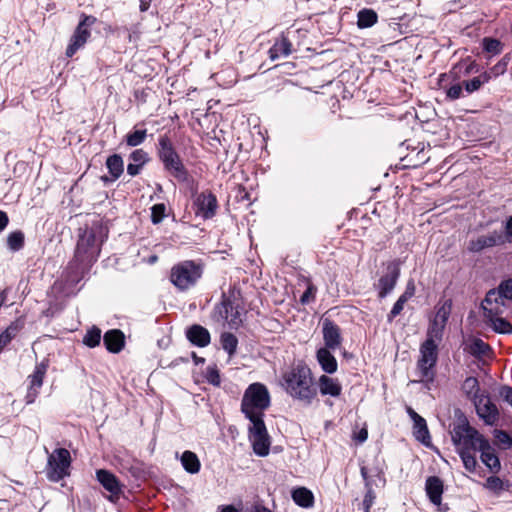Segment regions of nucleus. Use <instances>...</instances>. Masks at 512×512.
Listing matches in <instances>:
<instances>
[{
	"mask_svg": "<svg viewBox=\"0 0 512 512\" xmlns=\"http://www.w3.org/2000/svg\"><path fill=\"white\" fill-rule=\"evenodd\" d=\"M220 342L223 350L228 353L229 357H232L237 350V337L232 333L225 332L221 334Z\"/></svg>",
	"mask_w": 512,
	"mask_h": 512,
	"instance_id": "nucleus-34",
	"label": "nucleus"
},
{
	"mask_svg": "<svg viewBox=\"0 0 512 512\" xmlns=\"http://www.w3.org/2000/svg\"><path fill=\"white\" fill-rule=\"evenodd\" d=\"M503 243L501 234L492 232L488 235H480L476 239L469 241L468 250L471 252H480L485 248H490Z\"/></svg>",
	"mask_w": 512,
	"mask_h": 512,
	"instance_id": "nucleus-18",
	"label": "nucleus"
},
{
	"mask_svg": "<svg viewBox=\"0 0 512 512\" xmlns=\"http://www.w3.org/2000/svg\"><path fill=\"white\" fill-rule=\"evenodd\" d=\"M461 94L462 86L459 84H455L447 90V97L450 98L451 100L460 98Z\"/></svg>",
	"mask_w": 512,
	"mask_h": 512,
	"instance_id": "nucleus-56",
	"label": "nucleus"
},
{
	"mask_svg": "<svg viewBox=\"0 0 512 512\" xmlns=\"http://www.w3.org/2000/svg\"><path fill=\"white\" fill-rule=\"evenodd\" d=\"M39 390H40V388H38V387H32V386L28 385L27 393L25 396L26 404L29 405V404H32L35 402L36 398L39 395Z\"/></svg>",
	"mask_w": 512,
	"mask_h": 512,
	"instance_id": "nucleus-54",
	"label": "nucleus"
},
{
	"mask_svg": "<svg viewBox=\"0 0 512 512\" xmlns=\"http://www.w3.org/2000/svg\"><path fill=\"white\" fill-rule=\"evenodd\" d=\"M411 298V292H404L396 301L394 306L392 307V310L389 314V320L393 319L397 315L401 313V311L404 308L405 303Z\"/></svg>",
	"mask_w": 512,
	"mask_h": 512,
	"instance_id": "nucleus-44",
	"label": "nucleus"
},
{
	"mask_svg": "<svg viewBox=\"0 0 512 512\" xmlns=\"http://www.w3.org/2000/svg\"><path fill=\"white\" fill-rule=\"evenodd\" d=\"M507 64L508 59L507 57H504L496 65L492 67L491 71L494 72L495 75L503 74L506 71Z\"/></svg>",
	"mask_w": 512,
	"mask_h": 512,
	"instance_id": "nucleus-58",
	"label": "nucleus"
},
{
	"mask_svg": "<svg viewBox=\"0 0 512 512\" xmlns=\"http://www.w3.org/2000/svg\"><path fill=\"white\" fill-rule=\"evenodd\" d=\"M506 301L498 288L489 290L481 303L484 318L503 315L507 308Z\"/></svg>",
	"mask_w": 512,
	"mask_h": 512,
	"instance_id": "nucleus-12",
	"label": "nucleus"
},
{
	"mask_svg": "<svg viewBox=\"0 0 512 512\" xmlns=\"http://www.w3.org/2000/svg\"><path fill=\"white\" fill-rule=\"evenodd\" d=\"M416 373L419 382L431 383L435 377V366L438 360V345L432 340H425L419 349Z\"/></svg>",
	"mask_w": 512,
	"mask_h": 512,
	"instance_id": "nucleus-4",
	"label": "nucleus"
},
{
	"mask_svg": "<svg viewBox=\"0 0 512 512\" xmlns=\"http://www.w3.org/2000/svg\"><path fill=\"white\" fill-rule=\"evenodd\" d=\"M213 318L217 322L227 324L230 328H237L242 319L237 308H235L229 299H224L216 305L213 311Z\"/></svg>",
	"mask_w": 512,
	"mask_h": 512,
	"instance_id": "nucleus-14",
	"label": "nucleus"
},
{
	"mask_svg": "<svg viewBox=\"0 0 512 512\" xmlns=\"http://www.w3.org/2000/svg\"><path fill=\"white\" fill-rule=\"evenodd\" d=\"M478 451L481 453L480 458L485 466L492 472H498L500 470V460L488 440L482 442V446Z\"/></svg>",
	"mask_w": 512,
	"mask_h": 512,
	"instance_id": "nucleus-22",
	"label": "nucleus"
},
{
	"mask_svg": "<svg viewBox=\"0 0 512 512\" xmlns=\"http://www.w3.org/2000/svg\"><path fill=\"white\" fill-rule=\"evenodd\" d=\"M101 341V330L97 327H93L88 330L84 336L83 343L88 347H96Z\"/></svg>",
	"mask_w": 512,
	"mask_h": 512,
	"instance_id": "nucleus-42",
	"label": "nucleus"
},
{
	"mask_svg": "<svg viewBox=\"0 0 512 512\" xmlns=\"http://www.w3.org/2000/svg\"><path fill=\"white\" fill-rule=\"evenodd\" d=\"M206 379L210 384H212L214 386L220 385L221 380H220L219 371L217 370V368L215 366L207 367Z\"/></svg>",
	"mask_w": 512,
	"mask_h": 512,
	"instance_id": "nucleus-50",
	"label": "nucleus"
},
{
	"mask_svg": "<svg viewBox=\"0 0 512 512\" xmlns=\"http://www.w3.org/2000/svg\"><path fill=\"white\" fill-rule=\"evenodd\" d=\"M292 52V45L286 37H282L277 40L274 45L270 48V58L275 60L281 56H288Z\"/></svg>",
	"mask_w": 512,
	"mask_h": 512,
	"instance_id": "nucleus-29",
	"label": "nucleus"
},
{
	"mask_svg": "<svg viewBox=\"0 0 512 512\" xmlns=\"http://www.w3.org/2000/svg\"><path fill=\"white\" fill-rule=\"evenodd\" d=\"M494 437L496 444L502 449H509L512 447V437L503 430H494Z\"/></svg>",
	"mask_w": 512,
	"mask_h": 512,
	"instance_id": "nucleus-43",
	"label": "nucleus"
},
{
	"mask_svg": "<svg viewBox=\"0 0 512 512\" xmlns=\"http://www.w3.org/2000/svg\"><path fill=\"white\" fill-rule=\"evenodd\" d=\"M498 289L507 300H512V279L501 282Z\"/></svg>",
	"mask_w": 512,
	"mask_h": 512,
	"instance_id": "nucleus-52",
	"label": "nucleus"
},
{
	"mask_svg": "<svg viewBox=\"0 0 512 512\" xmlns=\"http://www.w3.org/2000/svg\"><path fill=\"white\" fill-rule=\"evenodd\" d=\"M71 457L70 453L65 448L54 450L49 456L47 461V477L53 482H58L68 475Z\"/></svg>",
	"mask_w": 512,
	"mask_h": 512,
	"instance_id": "nucleus-7",
	"label": "nucleus"
},
{
	"mask_svg": "<svg viewBox=\"0 0 512 512\" xmlns=\"http://www.w3.org/2000/svg\"><path fill=\"white\" fill-rule=\"evenodd\" d=\"M316 357L324 372L333 374L337 371L338 364L335 357L331 354L330 349L320 348L317 351Z\"/></svg>",
	"mask_w": 512,
	"mask_h": 512,
	"instance_id": "nucleus-25",
	"label": "nucleus"
},
{
	"mask_svg": "<svg viewBox=\"0 0 512 512\" xmlns=\"http://www.w3.org/2000/svg\"><path fill=\"white\" fill-rule=\"evenodd\" d=\"M48 369L47 361H42L36 364L35 369L31 375L28 376V385L32 387L41 388L43 385V380L46 375Z\"/></svg>",
	"mask_w": 512,
	"mask_h": 512,
	"instance_id": "nucleus-31",
	"label": "nucleus"
},
{
	"mask_svg": "<svg viewBox=\"0 0 512 512\" xmlns=\"http://www.w3.org/2000/svg\"><path fill=\"white\" fill-rule=\"evenodd\" d=\"M406 412L413 421V434L416 440L420 441L425 446H429L431 438L426 420L409 406L406 407Z\"/></svg>",
	"mask_w": 512,
	"mask_h": 512,
	"instance_id": "nucleus-15",
	"label": "nucleus"
},
{
	"mask_svg": "<svg viewBox=\"0 0 512 512\" xmlns=\"http://www.w3.org/2000/svg\"><path fill=\"white\" fill-rule=\"evenodd\" d=\"M147 137V130H134L126 135V143L130 147H137L141 145Z\"/></svg>",
	"mask_w": 512,
	"mask_h": 512,
	"instance_id": "nucleus-38",
	"label": "nucleus"
},
{
	"mask_svg": "<svg viewBox=\"0 0 512 512\" xmlns=\"http://www.w3.org/2000/svg\"><path fill=\"white\" fill-rule=\"evenodd\" d=\"M18 332L17 324H10L5 331L0 334V351L11 342Z\"/></svg>",
	"mask_w": 512,
	"mask_h": 512,
	"instance_id": "nucleus-41",
	"label": "nucleus"
},
{
	"mask_svg": "<svg viewBox=\"0 0 512 512\" xmlns=\"http://www.w3.org/2000/svg\"><path fill=\"white\" fill-rule=\"evenodd\" d=\"M399 277V269L396 266L389 267L388 272L378 282L379 297H386L395 287Z\"/></svg>",
	"mask_w": 512,
	"mask_h": 512,
	"instance_id": "nucleus-20",
	"label": "nucleus"
},
{
	"mask_svg": "<svg viewBox=\"0 0 512 512\" xmlns=\"http://www.w3.org/2000/svg\"><path fill=\"white\" fill-rule=\"evenodd\" d=\"M486 322L490 324L496 333L512 334V325L501 316H494L485 318Z\"/></svg>",
	"mask_w": 512,
	"mask_h": 512,
	"instance_id": "nucleus-33",
	"label": "nucleus"
},
{
	"mask_svg": "<svg viewBox=\"0 0 512 512\" xmlns=\"http://www.w3.org/2000/svg\"><path fill=\"white\" fill-rule=\"evenodd\" d=\"M316 294V288L313 285H308L306 291L303 293V295L300 298V302L302 304H308L310 301H312L315 298Z\"/></svg>",
	"mask_w": 512,
	"mask_h": 512,
	"instance_id": "nucleus-53",
	"label": "nucleus"
},
{
	"mask_svg": "<svg viewBox=\"0 0 512 512\" xmlns=\"http://www.w3.org/2000/svg\"><path fill=\"white\" fill-rule=\"evenodd\" d=\"M490 79H491V76L488 73L484 72L483 74H481L477 77H474L471 80L465 81L464 82L465 90L469 94L473 93V92L477 91L483 84L488 83Z\"/></svg>",
	"mask_w": 512,
	"mask_h": 512,
	"instance_id": "nucleus-36",
	"label": "nucleus"
},
{
	"mask_svg": "<svg viewBox=\"0 0 512 512\" xmlns=\"http://www.w3.org/2000/svg\"><path fill=\"white\" fill-rule=\"evenodd\" d=\"M292 499L298 506L303 508H310L314 504L313 493L305 487L294 489L292 491Z\"/></svg>",
	"mask_w": 512,
	"mask_h": 512,
	"instance_id": "nucleus-27",
	"label": "nucleus"
},
{
	"mask_svg": "<svg viewBox=\"0 0 512 512\" xmlns=\"http://www.w3.org/2000/svg\"><path fill=\"white\" fill-rule=\"evenodd\" d=\"M166 207L164 204H155L151 207V221L154 224L160 223L165 217Z\"/></svg>",
	"mask_w": 512,
	"mask_h": 512,
	"instance_id": "nucleus-46",
	"label": "nucleus"
},
{
	"mask_svg": "<svg viewBox=\"0 0 512 512\" xmlns=\"http://www.w3.org/2000/svg\"><path fill=\"white\" fill-rule=\"evenodd\" d=\"M485 487L495 493L503 490L504 483L503 481L496 476H490L487 478Z\"/></svg>",
	"mask_w": 512,
	"mask_h": 512,
	"instance_id": "nucleus-49",
	"label": "nucleus"
},
{
	"mask_svg": "<svg viewBox=\"0 0 512 512\" xmlns=\"http://www.w3.org/2000/svg\"><path fill=\"white\" fill-rule=\"evenodd\" d=\"M152 0H140V10L145 12L149 9Z\"/></svg>",
	"mask_w": 512,
	"mask_h": 512,
	"instance_id": "nucleus-63",
	"label": "nucleus"
},
{
	"mask_svg": "<svg viewBox=\"0 0 512 512\" xmlns=\"http://www.w3.org/2000/svg\"><path fill=\"white\" fill-rule=\"evenodd\" d=\"M377 22V14L371 9H363L358 13L357 24L359 28H368Z\"/></svg>",
	"mask_w": 512,
	"mask_h": 512,
	"instance_id": "nucleus-35",
	"label": "nucleus"
},
{
	"mask_svg": "<svg viewBox=\"0 0 512 512\" xmlns=\"http://www.w3.org/2000/svg\"><path fill=\"white\" fill-rule=\"evenodd\" d=\"M487 348H488V346L482 340L475 339L471 346V351H472V353L483 354Z\"/></svg>",
	"mask_w": 512,
	"mask_h": 512,
	"instance_id": "nucleus-57",
	"label": "nucleus"
},
{
	"mask_svg": "<svg viewBox=\"0 0 512 512\" xmlns=\"http://www.w3.org/2000/svg\"><path fill=\"white\" fill-rule=\"evenodd\" d=\"M96 478L110 492L109 500L113 501L114 497H119L122 492V485L113 473L105 469H99L96 471Z\"/></svg>",
	"mask_w": 512,
	"mask_h": 512,
	"instance_id": "nucleus-16",
	"label": "nucleus"
},
{
	"mask_svg": "<svg viewBox=\"0 0 512 512\" xmlns=\"http://www.w3.org/2000/svg\"><path fill=\"white\" fill-rule=\"evenodd\" d=\"M202 275V269L193 261H183L171 269V282L179 289L186 290L195 285Z\"/></svg>",
	"mask_w": 512,
	"mask_h": 512,
	"instance_id": "nucleus-5",
	"label": "nucleus"
},
{
	"mask_svg": "<svg viewBox=\"0 0 512 512\" xmlns=\"http://www.w3.org/2000/svg\"><path fill=\"white\" fill-rule=\"evenodd\" d=\"M462 390L472 402L484 392L480 390L479 382L475 377L466 378L463 382Z\"/></svg>",
	"mask_w": 512,
	"mask_h": 512,
	"instance_id": "nucleus-32",
	"label": "nucleus"
},
{
	"mask_svg": "<svg viewBox=\"0 0 512 512\" xmlns=\"http://www.w3.org/2000/svg\"><path fill=\"white\" fill-rule=\"evenodd\" d=\"M100 251V244L97 242L95 233L91 230H85L79 237L76 256L82 262L94 261Z\"/></svg>",
	"mask_w": 512,
	"mask_h": 512,
	"instance_id": "nucleus-9",
	"label": "nucleus"
},
{
	"mask_svg": "<svg viewBox=\"0 0 512 512\" xmlns=\"http://www.w3.org/2000/svg\"><path fill=\"white\" fill-rule=\"evenodd\" d=\"M451 439L457 452L478 451L482 442L487 440L475 428L470 426L465 418L453 427Z\"/></svg>",
	"mask_w": 512,
	"mask_h": 512,
	"instance_id": "nucleus-3",
	"label": "nucleus"
},
{
	"mask_svg": "<svg viewBox=\"0 0 512 512\" xmlns=\"http://www.w3.org/2000/svg\"><path fill=\"white\" fill-rule=\"evenodd\" d=\"M505 231L508 237H512V216L507 219Z\"/></svg>",
	"mask_w": 512,
	"mask_h": 512,
	"instance_id": "nucleus-62",
	"label": "nucleus"
},
{
	"mask_svg": "<svg viewBox=\"0 0 512 512\" xmlns=\"http://www.w3.org/2000/svg\"><path fill=\"white\" fill-rule=\"evenodd\" d=\"M282 386L292 398L305 404H310L317 394L311 370L303 363H298L283 373Z\"/></svg>",
	"mask_w": 512,
	"mask_h": 512,
	"instance_id": "nucleus-1",
	"label": "nucleus"
},
{
	"mask_svg": "<svg viewBox=\"0 0 512 512\" xmlns=\"http://www.w3.org/2000/svg\"><path fill=\"white\" fill-rule=\"evenodd\" d=\"M323 339L325 347L330 350L337 349L342 342L340 329L333 322L326 320L323 323Z\"/></svg>",
	"mask_w": 512,
	"mask_h": 512,
	"instance_id": "nucleus-19",
	"label": "nucleus"
},
{
	"mask_svg": "<svg viewBox=\"0 0 512 512\" xmlns=\"http://www.w3.org/2000/svg\"><path fill=\"white\" fill-rule=\"evenodd\" d=\"M196 214L204 219L212 218L217 209V199L211 193H201L195 200Z\"/></svg>",
	"mask_w": 512,
	"mask_h": 512,
	"instance_id": "nucleus-17",
	"label": "nucleus"
},
{
	"mask_svg": "<svg viewBox=\"0 0 512 512\" xmlns=\"http://www.w3.org/2000/svg\"><path fill=\"white\" fill-rule=\"evenodd\" d=\"M445 326H446L445 324L433 319V321L428 329L426 340H432L433 343L438 344V342H440L442 339Z\"/></svg>",
	"mask_w": 512,
	"mask_h": 512,
	"instance_id": "nucleus-37",
	"label": "nucleus"
},
{
	"mask_svg": "<svg viewBox=\"0 0 512 512\" xmlns=\"http://www.w3.org/2000/svg\"><path fill=\"white\" fill-rule=\"evenodd\" d=\"M482 43L484 51L491 55H498L502 52L503 45L498 39L486 37Z\"/></svg>",
	"mask_w": 512,
	"mask_h": 512,
	"instance_id": "nucleus-39",
	"label": "nucleus"
},
{
	"mask_svg": "<svg viewBox=\"0 0 512 512\" xmlns=\"http://www.w3.org/2000/svg\"><path fill=\"white\" fill-rule=\"evenodd\" d=\"M129 158L133 163L143 167L148 161V154L142 149H136L130 154Z\"/></svg>",
	"mask_w": 512,
	"mask_h": 512,
	"instance_id": "nucleus-48",
	"label": "nucleus"
},
{
	"mask_svg": "<svg viewBox=\"0 0 512 512\" xmlns=\"http://www.w3.org/2000/svg\"><path fill=\"white\" fill-rule=\"evenodd\" d=\"M425 489L430 501L434 505L439 506L441 504L443 494V483L441 479L436 476L429 477L426 480Z\"/></svg>",
	"mask_w": 512,
	"mask_h": 512,
	"instance_id": "nucleus-24",
	"label": "nucleus"
},
{
	"mask_svg": "<svg viewBox=\"0 0 512 512\" xmlns=\"http://www.w3.org/2000/svg\"><path fill=\"white\" fill-rule=\"evenodd\" d=\"M124 334L118 329L109 330L103 337V342L106 349L112 353H118L124 346Z\"/></svg>",
	"mask_w": 512,
	"mask_h": 512,
	"instance_id": "nucleus-23",
	"label": "nucleus"
},
{
	"mask_svg": "<svg viewBox=\"0 0 512 512\" xmlns=\"http://www.w3.org/2000/svg\"><path fill=\"white\" fill-rule=\"evenodd\" d=\"M506 301L498 288L489 290L481 303L484 318L503 315L507 308Z\"/></svg>",
	"mask_w": 512,
	"mask_h": 512,
	"instance_id": "nucleus-11",
	"label": "nucleus"
},
{
	"mask_svg": "<svg viewBox=\"0 0 512 512\" xmlns=\"http://www.w3.org/2000/svg\"><path fill=\"white\" fill-rule=\"evenodd\" d=\"M472 451H462V452H458V454L460 455L461 459H462V462L464 464V467L466 468V470H468L469 472H473L476 468V465H477V461H476V458L474 455H472L471 453Z\"/></svg>",
	"mask_w": 512,
	"mask_h": 512,
	"instance_id": "nucleus-45",
	"label": "nucleus"
},
{
	"mask_svg": "<svg viewBox=\"0 0 512 512\" xmlns=\"http://www.w3.org/2000/svg\"><path fill=\"white\" fill-rule=\"evenodd\" d=\"M476 413L486 425L493 426L499 420V411L497 406L491 401L487 392H483L480 397H476L473 402Z\"/></svg>",
	"mask_w": 512,
	"mask_h": 512,
	"instance_id": "nucleus-13",
	"label": "nucleus"
},
{
	"mask_svg": "<svg viewBox=\"0 0 512 512\" xmlns=\"http://www.w3.org/2000/svg\"><path fill=\"white\" fill-rule=\"evenodd\" d=\"M181 464L184 470L190 474H196L200 471L201 463L198 456L192 451H184L181 455Z\"/></svg>",
	"mask_w": 512,
	"mask_h": 512,
	"instance_id": "nucleus-28",
	"label": "nucleus"
},
{
	"mask_svg": "<svg viewBox=\"0 0 512 512\" xmlns=\"http://www.w3.org/2000/svg\"><path fill=\"white\" fill-rule=\"evenodd\" d=\"M106 167L111 175V181L117 180L124 171L123 159L120 155L114 154L106 160Z\"/></svg>",
	"mask_w": 512,
	"mask_h": 512,
	"instance_id": "nucleus-30",
	"label": "nucleus"
},
{
	"mask_svg": "<svg viewBox=\"0 0 512 512\" xmlns=\"http://www.w3.org/2000/svg\"><path fill=\"white\" fill-rule=\"evenodd\" d=\"M270 402L267 387L259 382L252 383L244 392L241 410L249 420L263 419L264 411L270 406Z\"/></svg>",
	"mask_w": 512,
	"mask_h": 512,
	"instance_id": "nucleus-2",
	"label": "nucleus"
},
{
	"mask_svg": "<svg viewBox=\"0 0 512 512\" xmlns=\"http://www.w3.org/2000/svg\"><path fill=\"white\" fill-rule=\"evenodd\" d=\"M24 244V234L20 231L12 232L7 237V245L12 251H19Z\"/></svg>",
	"mask_w": 512,
	"mask_h": 512,
	"instance_id": "nucleus-40",
	"label": "nucleus"
},
{
	"mask_svg": "<svg viewBox=\"0 0 512 512\" xmlns=\"http://www.w3.org/2000/svg\"><path fill=\"white\" fill-rule=\"evenodd\" d=\"M187 339L195 346L206 347L210 344L211 336L209 331L201 325H192L186 331Z\"/></svg>",
	"mask_w": 512,
	"mask_h": 512,
	"instance_id": "nucleus-21",
	"label": "nucleus"
},
{
	"mask_svg": "<svg viewBox=\"0 0 512 512\" xmlns=\"http://www.w3.org/2000/svg\"><path fill=\"white\" fill-rule=\"evenodd\" d=\"M367 491L363 499V506L366 512H369L370 507L373 505L374 500L376 498L375 493L372 489L371 482H367Z\"/></svg>",
	"mask_w": 512,
	"mask_h": 512,
	"instance_id": "nucleus-51",
	"label": "nucleus"
},
{
	"mask_svg": "<svg viewBox=\"0 0 512 512\" xmlns=\"http://www.w3.org/2000/svg\"><path fill=\"white\" fill-rule=\"evenodd\" d=\"M141 168H142V166L131 162L127 165V173L130 176L134 177L140 173Z\"/></svg>",
	"mask_w": 512,
	"mask_h": 512,
	"instance_id": "nucleus-59",
	"label": "nucleus"
},
{
	"mask_svg": "<svg viewBox=\"0 0 512 512\" xmlns=\"http://www.w3.org/2000/svg\"><path fill=\"white\" fill-rule=\"evenodd\" d=\"M96 22V18L93 16H83V19L79 22L73 35L71 36L70 43L66 48V56L72 57L80 48H82L91 33L89 27Z\"/></svg>",
	"mask_w": 512,
	"mask_h": 512,
	"instance_id": "nucleus-10",
	"label": "nucleus"
},
{
	"mask_svg": "<svg viewBox=\"0 0 512 512\" xmlns=\"http://www.w3.org/2000/svg\"><path fill=\"white\" fill-rule=\"evenodd\" d=\"M159 157L163 161L165 168L178 180L186 179L185 168L170 140L167 137L159 139Z\"/></svg>",
	"mask_w": 512,
	"mask_h": 512,
	"instance_id": "nucleus-6",
	"label": "nucleus"
},
{
	"mask_svg": "<svg viewBox=\"0 0 512 512\" xmlns=\"http://www.w3.org/2000/svg\"><path fill=\"white\" fill-rule=\"evenodd\" d=\"M451 312V305L449 303H444L441 307L438 308L434 320L441 322L446 325L449 315Z\"/></svg>",
	"mask_w": 512,
	"mask_h": 512,
	"instance_id": "nucleus-47",
	"label": "nucleus"
},
{
	"mask_svg": "<svg viewBox=\"0 0 512 512\" xmlns=\"http://www.w3.org/2000/svg\"><path fill=\"white\" fill-rule=\"evenodd\" d=\"M248 512H272L271 510L265 508V507H254Z\"/></svg>",
	"mask_w": 512,
	"mask_h": 512,
	"instance_id": "nucleus-64",
	"label": "nucleus"
},
{
	"mask_svg": "<svg viewBox=\"0 0 512 512\" xmlns=\"http://www.w3.org/2000/svg\"><path fill=\"white\" fill-rule=\"evenodd\" d=\"M499 395L512 407V388L510 386H502L499 390Z\"/></svg>",
	"mask_w": 512,
	"mask_h": 512,
	"instance_id": "nucleus-55",
	"label": "nucleus"
},
{
	"mask_svg": "<svg viewBox=\"0 0 512 512\" xmlns=\"http://www.w3.org/2000/svg\"><path fill=\"white\" fill-rule=\"evenodd\" d=\"M8 216L5 212L0 211V231L4 230L8 224Z\"/></svg>",
	"mask_w": 512,
	"mask_h": 512,
	"instance_id": "nucleus-61",
	"label": "nucleus"
},
{
	"mask_svg": "<svg viewBox=\"0 0 512 512\" xmlns=\"http://www.w3.org/2000/svg\"><path fill=\"white\" fill-rule=\"evenodd\" d=\"M249 440L253 451L260 457H265L270 452V438L263 419L250 420Z\"/></svg>",
	"mask_w": 512,
	"mask_h": 512,
	"instance_id": "nucleus-8",
	"label": "nucleus"
},
{
	"mask_svg": "<svg viewBox=\"0 0 512 512\" xmlns=\"http://www.w3.org/2000/svg\"><path fill=\"white\" fill-rule=\"evenodd\" d=\"M318 384L322 395L338 397L341 394L342 387L337 379L322 375L319 378Z\"/></svg>",
	"mask_w": 512,
	"mask_h": 512,
	"instance_id": "nucleus-26",
	"label": "nucleus"
},
{
	"mask_svg": "<svg viewBox=\"0 0 512 512\" xmlns=\"http://www.w3.org/2000/svg\"><path fill=\"white\" fill-rule=\"evenodd\" d=\"M368 438V431L366 428L360 429L354 436V439L359 443H364Z\"/></svg>",
	"mask_w": 512,
	"mask_h": 512,
	"instance_id": "nucleus-60",
	"label": "nucleus"
}]
</instances>
